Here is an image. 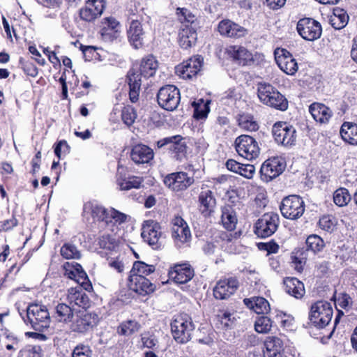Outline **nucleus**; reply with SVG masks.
Returning <instances> with one entry per match:
<instances>
[{
  "mask_svg": "<svg viewBox=\"0 0 357 357\" xmlns=\"http://www.w3.org/2000/svg\"><path fill=\"white\" fill-rule=\"evenodd\" d=\"M257 96L260 102L266 106L280 111H285L288 108L287 98L270 84L259 83Z\"/></svg>",
  "mask_w": 357,
  "mask_h": 357,
  "instance_id": "nucleus-1",
  "label": "nucleus"
},
{
  "mask_svg": "<svg viewBox=\"0 0 357 357\" xmlns=\"http://www.w3.org/2000/svg\"><path fill=\"white\" fill-rule=\"evenodd\" d=\"M141 236L143 241L153 250H161L165 246V236L161 225L153 220H147L142 225Z\"/></svg>",
  "mask_w": 357,
  "mask_h": 357,
  "instance_id": "nucleus-2",
  "label": "nucleus"
},
{
  "mask_svg": "<svg viewBox=\"0 0 357 357\" xmlns=\"http://www.w3.org/2000/svg\"><path fill=\"white\" fill-rule=\"evenodd\" d=\"M99 320V316L96 312L79 310L75 312L70 321L69 328L74 333L85 334L96 327Z\"/></svg>",
  "mask_w": 357,
  "mask_h": 357,
  "instance_id": "nucleus-3",
  "label": "nucleus"
},
{
  "mask_svg": "<svg viewBox=\"0 0 357 357\" xmlns=\"http://www.w3.org/2000/svg\"><path fill=\"white\" fill-rule=\"evenodd\" d=\"M171 329L174 338L178 343H186L191 339L195 325L186 314L176 316L171 324Z\"/></svg>",
  "mask_w": 357,
  "mask_h": 357,
  "instance_id": "nucleus-4",
  "label": "nucleus"
},
{
  "mask_svg": "<svg viewBox=\"0 0 357 357\" xmlns=\"http://www.w3.org/2000/svg\"><path fill=\"white\" fill-rule=\"evenodd\" d=\"M26 317L27 321L35 331L42 332L50 326V317L45 305L30 304L26 310Z\"/></svg>",
  "mask_w": 357,
  "mask_h": 357,
  "instance_id": "nucleus-5",
  "label": "nucleus"
},
{
  "mask_svg": "<svg viewBox=\"0 0 357 357\" xmlns=\"http://www.w3.org/2000/svg\"><path fill=\"white\" fill-rule=\"evenodd\" d=\"M332 317L333 308L329 302L319 301L311 306L309 318L315 327L319 328L326 327L331 322Z\"/></svg>",
  "mask_w": 357,
  "mask_h": 357,
  "instance_id": "nucleus-6",
  "label": "nucleus"
},
{
  "mask_svg": "<svg viewBox=\"0 0 357 357\" xmlns=\"http://www.w3.org/2000/svg\"><path fill=\"white\" fill-rule=\"evenodd\" d=\"M234 144L238 154L248 160L256 159L260 153L258 142L250 135H240L236 139Z\"/></svg>",
  "mask_w": 357,
  "mask_h": 357,
  "instance_id": "nucleus-7",
  "label": "nucleus"
},
{
  "mask_svg": "<svg viewBox=\"0 0 357 357\" xmlns=\"http://www.w3.org/2000/svg\"><path fill=\"white\" fill-rule=\"evenodd\" d=\"M280 209L284 218L296 220L303 215L305 211V204L301 197L289 195L282 199Z\"/></svg>",
  "mask_w": 357,
  "mask_h": 357,
  "instance_id": "nucleus-8",
  "label": "nucleus"
},
{
  "mask_svg": "<svg viewBox=\"0 0 357 357\" xmlns=\"http://www.w3.org/2000/svg\"><path fill=\"white\" fill-rule=\"evenodd\" d=\"M157 100L162 108L167 111H173L178 107L180 102V91L174 85H166L158 91Z\"/></svg>",
  "mask_w": 357,
  "mask_h": 357,
  "instance_id": "nucleus-9",
  "label": "nucleus"
},
{
  "mask_svg": "<svg viewBox=\"0 0 357 357\" xmlns=\"http://www.w3.org/2000/svg\"><path fill=\"white\" fill-rule=\"evenodd\" d=\"M273 136L277 143L283 146H292L296 140V128L287 122H276L272 128Z\"/></svg>",
  "mask_w": 357,
  "mask_h": 357,
  "instance_id": "nucleus-10",
  "label": "nucleus"
},
{
  "mask_svg": "<svg viewBox=\"0 0 357 357\" xmlns=\"http://www.w3.org/2000/svg\"><path fill=\"white\" fill-rule=\"evenodd\" d=\"M279 222V215L277 213H265L255 224V234L261 238L271 236L276 231Z\"/></svg>",
  "mask_w": 357,
  "mask_h": 357,
  "instance_id": "nucleus-11",
  "label": "nucleus"
},
{
  "mask_svg": "<svg viewBox=\"0 0 357 357\" xmlns=\"http://www.w3.org/2000/svg\"><path fill=\"white\" fill-rule=\"evenodd\" d=\"M203 62L204 59L201 56L191 57L176 67V73L183 79H192L200 72Z\"/></svg>",
  "mask_w": 357,
  "mask_h": 357,
  "instance_id": "nucleus-12",
  "label": "nucleus"
},
{
  "mask_svg": "<svg viewBox=\"0 0 357 357\" xmlns=\"http://www.w3.org/2000/svg\"><path fill=\"white\" fill-rule=\"evenodd\" d=\"M284 169L285 164L282 158L279 157L268 158L261 167V178L265 182H269L280 175Z\"/></svg>",
  "mask_w": 357,
  "mask_h": 357,
  "instance_id": "nucleus-13",
  "label": "nucleus"
},
{
  "mask_svg": "<svg viewBox=\"0 0 357 357\" xmlns=\"http://www.w3.org/2000/svg\"><path fill=\"white\" fill-rule=\"evenodd\" d=\"M296 29L303 39L309 41L319 38L322 31L321 24L311 18L301 19L297 23Z\"/></svg>",
  "mask_w": 357,
  "mask_h": 357,
  "instance_id": "nucleus-14",
  "label": "nucleus"
},
{
  "mask_svg": "<svg viewBox=\"0 0 357 357\" xmlns=\"http://www.w3.org/2000/svg\"><path fill=\"white\" fill-rule=\"evenodd\" d=\"M65 275L75 280L80 288L86 291L92 289L91 283L82 266L76 262H67L63 265Z\"/></svg>",
  "mask_w": 357,
  "mask_h": 357,
  "instance_id": "nucleus-15",
  "label": "nucleus"
},
{
  "mask_svg": "<svg viewBox=\"0 0 357 357\" xmlns=\"http://www.w3.org/2000/svg\"><path fill=\"white\" fill-rule=\"evenodd\" d=\"M275 61L281 70L289 75H294L298 66L292 54L285 49L278 48L274 52Z\"/></svg>",
  "mask_w": 357,
  "mask_h": 357,
  "instance_id": "nucleus-16",
  "label": "nucleus"
},
{
  "mask_svg": "<svg viewBox=\"0 0 357 357\" xmlns=\"http://www.w3.org/2000/svg\"><path fill=\"white\" fill-rule=\"evenodd\" d=\"M194 181L193 176H190L183 172L169 174L164 178L165 185L174 191L184 190Z\"/></svg>",
  "mask_w": 357,
  "mask_h": 357,
  "instance_id": "nucleus-17",
  "label": "nucleus"
},
{
  "mask_svg": "<svg viewBox=\"0 0 357 357\" xmlns=\"http://www.w3.org/2000/svg\"><path fill=\"white\" fill-rule=\"evenodd\" d=\"M238 285V280L234 277L220 280L213 288V296L216 299H227L236 292Z\"/></svg>",
  "mask_w": 357,
  "mask_h": 357,
  "instance_id": "nucleus-18",
  "label": "nucleus"
},
{
  "mask_svg": "<svg viewBox=\"0 0 357 357\" xmlns=\"http://www.w3.org/2000/svg\"><path fill=\"white\" fill-rule=\"evenodd\" d=\"M104 0H87L85 6L79 10L80 18L86 22H93L99 17L105 8Z\"/></svg>",
  "mask_w": 357,
  "mask_h": 357,
  "instance_id": "nucleus-19",
  "label": "nucleus"
},
{
  "mask_svg": "<svg viewBox=\"0 0 357 357\" xmlns=\"http://www.w3.org/2000/svg\"><path fill=\"white\" fill-rule=\"evenodd\" d=\"M165 145H169V149L176 160H181L185 156L187 146L180 135L165 137L157 142L158 148Z\"/></svg>",
  "mask_w": 357,
  "mask_h": 357,
  "instance_id": "nucleus-20",
  "label": "nucleus"
},
{
  "mask_svg": "<svg viewBox=\"0 0 357 357\" xmlns=\"http://www.w3.org/2000/svg\"><path fill=\"white\" fill-rule=\"evenodd\" d=\"M128 287L130 290L142 296L149 294L155 289V285L153 284L146 277L137 275H130L128 280Z\"/></svg>",
  "mask_w": 357,
  "mask_h": 357,
  "instance_id": "nucleus-21",
  "label": "nucleus"
},
{
  "mask_svg": "<svg viewBox=\"0 0 357 357\" xmlns=\"http://www.w3.org/2000/svg\"><path fill=\"white\" fill-rule=\"evenodd\" d=\"M199 210L205 216H210L216 207V199L214 192L207 188H202L198 197Z\"/></svg>",
  "mask_w": 357,
  "mask_h": 357,
  "instance_id": "nucleus-22",
  "label": "nucleus"
},
{
  "mask_svg": "<svg viewBox=\"0 0 357 357\" xmlns=\"http://www.w3.org/2000/svg\"><path fill=\"white\" fill-rule=\"evenodd\" d=\"M144 180L142 177L127 176L123 167H118L116 174V184L121 190H129L132 188H139Z\"/></svg>",
  "mask_w": 357,
  "mask_h": 357,
  "instance_id": "nucleus-23",
  "label": "nucleus"
},
{
  "mask_svg": "<svg viewBox=\"0 0 357 357\" xmlns=\"http://www.w3.org/2000/svg\"><path fill=\"white\" fill-rule=\"evenodd\" d=\"M108 213L109 209L95 202H89L84 205L83 215L86 218L91 217L94 222L108 224Z\"/></svg>",
  "mask_w": 357,
  "mask_h": 357,
  "instance_id": "nucleus-24",
  "label": "nucleus"
},
{
  "mask_svg": "<svg viewBox=\"0 0 357 357\" xmlns=\"http://www.w3.org/2000/svg\"><path fill=\"white\" fill-rule=\"evenodd\" d=\"M169 278L178 284H185L194 276V270L189 264H176L169 271Z\"/></svg>",
  "mask_w": 357,
  "mask_h": 357,
  "instance_id": "nucleus-25",
  "label": "nucleus"
},
{
  "mask_svg": "<svg viewBox=\"0 0 357 357\" xmlns=\"http://www.w3.org/2000/svg\"><path fill=\"white\" fill-rule=\"evenodd\" d=\"M130 157L135 164H147L153 159L154 153L149 146L139 144L132 147Z\"/></svg>",
  "mask_w": 357,
  "mask_h": 357,
  "instance_id": "nucleus-26",
  "label": "nucleus"
},
{
  "mask_svg": "<svg viewBox=\"0 0 357 357\" xmlns=\"http://www.w3.org/2000/svg\"><path fill=\"white\" fill-rule=\"evenodd\" d=\"M218 31L222 36L234 38H240L247 33L245 28L229 20H222L219 23Z\"/></svg>",
  "mask_w": 357,
  "mask_h": 357,
  "instance_id": "nucleus-27",
  "label": "nucleus"
},
{
  "mask_svg": "<svg viewBox=\"0 0 357 357\" xmlns=\"http://www.w3.org/2000/svg\"><path fill=\"white\" fill-rule=\"evenodd\" d=\"M158 66L157 60L153 56H148L142 60L139 66H135L130 71H138L140 79L142 77L148 78L155 75Z\"/></svg>",
  "mask_w": 357,
  "mask_h": 357,
  "instance_id": "nucleus-28",
  "label": "nucleus"
},
{
  "mask_svg": "<svg viewBox=\"0 0 357 357\" xmlns=\"http://www.w3.org/2000/svg\"><path fill=\"white\" fill-rule=\"evenodd\" d=\"M264 357H282L284 349L282 341L278 337L268 336L264 342Z\"/></svg>",
  "mask_w": 357,
  "mask_h": 357,
  "instance_id": "nucleus-29",
  "label": "nucleus"
},
{
  "mask_svg": "<svg viewBox=\"0 0 357 357\" xmlns=\"http://www.w3.org/2000/svg\"><path fill=\"white\" fill-rule=\"evenodd\" d=\"M119 29V22L113 17H105L101 21L100 33L105 38L109 39L116 38Z\"/></svg>",
  "mask_w": 357,
  "mask_h": 357,
  "instance_id": "nucleus-30",
  "label": "nucleus"
},
{
  "mask_svg": "<svg viewBox=\"0 0 357 357\" xmlns=\"http://www.w3.org/2000/svg\"><path fill=\"white\" fill-rule=\"evenodd\" d=\"M285 291L290 296L298 299L305 293L303 283L296 278H286L284 280Z\"/></svg>",
  "mask_w": 357,
  "mask_h": 357,
  "instance_id": "nucleus-31",
  "label": "nucleus"
},
{
  "mask_svg": "<svg viewBox=\"0 0 357 357\" xmlns=\"http://www.w3.org/2000/svg\"><path fill=\"white\" fill-rule=\"evenodd\" d=\"M67 300L71 305H77L82 308L89 306L88 296L82 291L80 287H71L68 290Z\"/></svg>",
  "mask_w": 357,
  "mask_h": 357,
  "instance_id": "nucleus-32",
  "label": "nucleus"
},
{
  "mask_svg": "<svg viewBox=\"0 0 357 357\" xmlns=\"http://www.w3.org/2000/svg\"><path fill=\"white\" fill-rule=\"evenodd\" d=\"M313 119L321 123H327L332 116L331 110L324 104L314 102L309 108Z\"/></svg>",
  "mask_w": 357,
  "mask_h": 357,
  "instance_id": "nucleus-33",
  "label": "nucleus"
},
{
  "mask_svg": "<svg viewBox=\"0 0 357 357\" xmlns=\"http://www.w3.org/2000/svg\"><path fill=\"white\" fill-rule=\"evenodd\" d=\"M197 33L194 27L188 24H183L179 32V44L183 49H188L194 45L197 40Z\"/></svg>",
  "mask_w": 357,
  "mask_h": 357,
  "instance_id": "nucleus-34",
  "label": "nucleus"
},
{
  "mask_svg": "<svg viewBox=\"0 0 357 357\" xmlns=\"http://www.w3.org/2000/svg\"><path fill=\"white\" fill-rule=\"evenodd\" d=\"M221 221L226 229L233 231L236 229L238 219L232 206L227 204L222 207Z\"/></svg>",
  "mask_w": 357,
  "mask_h": 357,
  "instance_id": "nucleus-35",
  "label": "nucleus"
},
{
  "mask_svg": "<svg viewBox=\"0 0 357 357\" xmlns=\"http://www.w3.org/2000/svg\"><path fill=\"white\" fill-rule=\"evenodd\" d=\"M128 79L129 84V97L132 102H136L138 100L142 79L139 77L138 71L133 70L129 71L128 74Z\"/></svg>",
  "mask_w": 357,
  "mask_h": 357,
  "instance_id": "nucleus-36",
  "label": "nucleus"
},
{
  "mask_svg": "<svg viewBox=\"0 0 357 357\" xmlns=\"http://www.w3.org/2000/svg\"><path fill=\"white\" fill-rule=\"evenodd\" d=\"M243 302L248 307L252 310L258 314H266L270 310L269 303L262 297L245 298Z\"/></svg>",
  "mask_w": 357,
  "mask_h": 357,
  "instance_id": "nucleus-37",
  "label": "nucleus"
},
{
  "mask_svg": "<svg viewBox=\"0 0 357 357\" xmlns=\"http://www.w3.org/2000/svg\"><path fill=\"white\" fill-rule=\"evenodd\" d=\"M340 135L345 142L351 145H357V124L344 122L341 126Z\"/></svg>",
  "mask_w": 357,
  "mask_h": 357,
  "instance_id": "nucleus-38",
  "label": "nucleus"
},
{
  "mask_svg": "<svg viewBox=\"0 0 357 357\" xmlns=\"http://www.w3.org/2000/svg\"><path fill=\"white\" fill-rule=\"evenodd\" d=\"M228 51L230 56L240 65L245 66L252 59V54L243 47L231 46Z\"/></svg>",
  "mask_w": 357,
  "mask_h": 357,
  "instance_id": "nucleus-39",
  "label": "nucleus"
},
{
  "mask_svg": "<svg viewBox=\"0 0 357 357\" xmlns=\"http://www.w3.org/2000/svg\"><path fill=\"white\" fill-rule=\"evenodd\" d=\"M128 38L135 48L142 45L141 39L143 35V29L141 23L138 20H132L128 31Z\"/></svg>",
  "mask_w": 357,
  "mask_h": 357,
  "instance_id": "nucleus-40",
  "label": "nucleus"
},
{
  "mask_svg": "<svg viewBox=\"0 0 357 357\" xmlns=\"http://www.w3.org/2000/svg\"><path fill=\"white\" fill-rule=\"evenodd\" d=\"M331 24L335 29L344 28L349 22V15L347 12L342 8H335L333 15L331 17Z\"/></svg>",
  "mask_w": 357,
  "mask_h": 357,
  "instance_id": "nucleus-41",
  "label": "nucleus"
},
{
  "mask_svg": "<svg viewBox=\"0 0 357 357\" xmlns=\"http://www.w3.org/2000/svg\"><path fill=\"white\" fill-rule=\"evenodd\" d=\"M155 268L153 265L147 264L141 261H137L133 264L130 271V275H137L146 277L155 271Z\"/></svg>",
  "mask_w": 357,
  "mask_h": 357,
  "instance_id": "nucleus-42",
  "label": "nucleus"
},
{
  "mask_svg": "<svg viewBox=\"0 0 357 357\" xmlns=\"http://www.w3.org/2000/svg\"><path fill=\"white\" fill-rule=\"evenodd\" d=\"M56 313L60 321L70 323L75 312L65 303H59L56 307Z\"/></svg>",
  "mask_w": 357,
  "mask_h": 357,
  "instance_id": "nucleus-43",
  "label": "nucleus"
},
{
  "mask_svg": "<svg viewBox=\"0 0 357 357\" xmlns=\"http://www.w3.org/2000/svg\"><path fill=\"white\" fill-rule=\"evenodd\" d=\"M140 328V324L135 320H128L120 324L117 333L121 335H130L137 332Z\"/></svg>",
  "mask_w": 357,
  "mask_h": 357,
  "instance_id": "nucleus-44",
  "label": "nucleus"
},
{
  "mask_svg": "<svg viewBox=\"0 0 357 357\" xmlns=\"http://www.w3.org/2000/svg\"><path fill=\"white\" fill-rule=\"evenodd\" d=\"M172 236L176 242L181 243L188 242L191 238V233L188 225L172 229Z\"/></svg>",
  "mask_w": 357,
  "mask_h": 357,
  "instance_id": "nucleus-45",
  "label": "nucleus"
},
{
  "mask_svg": "<svg viewBox=\"0 0 357 357\" xmlns=\"http://www.w3.org/2000/svg\"><path fill=\"white\" fill-rule=\"evenodd\" d=\"M351 197L347 189L340 188L333 194L334 203L338 206H344L350 202Z\"/></svg>",
  "mask_w": 357,
  "mask_h": 357,
  "instance_id": "nucleus-46",
  "label": "nucleus"
},
{
  "mask_svg": "<svg viewBox=\"0 0 357 357\" xmlns=\"http://www.w3.org/2000/svg\"><path fill=\"white\" fill-rule=\"evenodd\" d=\"M306 245L307 250L316 253L320 252L324 248L325 243L320 236L316 234H312L307 238Z\"/></svg>",
  "mask_w": 357,
  "mask_h": 357,
  "instance_id": "nucleus-47",
  "label": "nucleus"
},
{
  "mask_svg": "<svg viewBox=\"0 0 357 357\" xmlns=\"http://www.w3.org/2000/svg\"><path fill=\"white\" fill-rule=\"evenodd\" d=\"M239 126L247 131H256L259 128L257 122L250 115H241L238 119Z\"/></svg>",
  "mask_w": 357,
  "mask_h": 357,
  "instance_id": "nucleus-48",
  "label": "nucleus"
},
{
  "mask_svg": "<svg viewBox=\"0 0 357 357\" xmlns=\"http://www.w3.org/2000/svg\"><path fill=\"white\" fill-rule=\"evenodd\" d=\"M61 255L66 259H78L81 257V253L75 245L67 243L61 248Z\"/></svg>",
  "mask_w": 357,
  "mask_h": 357,
  "instance_id": "nucleus-49",
  "label": "nucleus"
},
{
  "mask_svg": "<svg viewBox=\"0 0 357 357\" xmlns=\"http://www.w3.org/2000/svg\"><path fill=\"white\" fill-rule=\"evenodd\" d=\"M272 321L266 316H260L257 318L255 323V328L257 333H267L271 331Z\"/></svg>",
  "mask_w": 357,
  "mask_h": 357,
  "instance_id": "nucleus-50",
  "label": "nucleus"
},
{
  "mask_svg": "<svg viewBox=\"0 0 357 357\" xmlns=\"http://www.w3.org/2000/svg\"><path fill=\"white\" fill-rule=\"evenodd\" d=\"M108 223L114 222V223L121 225L127 220L128 215L113 208H109Z\"/></svg>",
  "mask_w": 357,
  "mask_h": 357,
  "instance_id": "nucleus-51",
  "label": "nucleus"
},
{
  "mask_svg": "<svg viewBox=\"0 0 357 357\" xmlns=\"http://www.w3.org/2000/svg\"><path fill=\"white\" fill-rule=\"evenodd\" d=\"M142 342L144 347L156 351L158 349V340L155 335L144 333L142 335Z\"/></svg>",
  "mask_w": 357,
  "mask_h": 357,
  "instance_id": "nucleus-52",
  "label": "nucleus"
},
{
  "mask_svg": "<svg viewBox=\"0 0 357 357\" xmlns=\"http://www.w3.org/2000/svg\"><path fill=\"white\" fill-rule=\"evenodd\" d=\"M177 14L183 24H190L191 26L197 20L196 16L186 8H177Z\"/></svg>",
  "mask_w": 357,
  "mask_h": 357,
  "instance_id": "nucleus-53",
  "label": "nucleus"
},
{
  "mask_svg": "<svg viewBox=\"0 0 357 357\" xmlns=\"http://www.w3.org/2000/svg\"><path fill=\"white\" fill-rule=\"evenodd\" d=\"M137 114L132 107L127 106L123 109L121 118L124 123L127 126L132 125L134 123Z\"/></svg>",
  "mask_w": 357,
  "mask_h": 357,
  "instance_id": "nucleus-54",
  "label": "nucleus"
},
{
  "mask_svg": "<svg viewBox=\"0 0 357 357\" xmlns=\"http://www.w3.org/2000/svg\"><path fill=\"white\" fill-rule=\"evenodd\" d=\"M92 350L89 345L77 344L73 349L72 357H91Z\"/></svg>",
  "mask_w": 357,
  "mask_h": 357,
  "instance_id": "nucleus-55",
  "label": "nucleus"
},
{
  "mask_svg": "<svg viewBox=\"0 0 357 357\" xmlns=\"http://www.w3.org/2000/svg\"><path fill=\"white\" fill-rule=\"evenodd\" d=\"M116 241L109 234H103L98 239V245L103 249L112 250L114 248Z\"/></svg>",
  "mask_w": 357,
  "mask_h": 357,
  "instance_id": "nucleus-56",
  "label": "nucleus"
},
{
  "mask_svg": "<svg viewBox=\"0 0 357 357\" xmlns=\"http://www.w3.org/2000/svg\"><path fill=\"white\" fill-rule=\"evenodd\" d=\"M319 227L325 231H332L335 227L334 218L330 215H324L319 221Z\"/></svg>",
  "mask_w": 357,
  "mask_h": 357,
  "instance_id": "nucleus-57",
  "label": "nucleus"
},
{
  "mask_svg": "<svg viewBox=\"0 0 357 357\" xmlns=\"http://www.w3.org/2000/svg\"><path fill=\"white\" fill-rule=\"evenodd\" d=\"M278 321L280 322L281 326L285 328H289L294 324V319L292 316L280 312L276 315Z\"/></svg>",
  "mask_w": 357,
  "mask_h": 357,
  "instance_id": "nucleus-58",
  "label": "nucleus"
},
{
  "mask_svg": "<svg viewBox=\"0 0 357 357\" xmlns=\"http://www.w3.org/2000/svg\"><path fill=\"white\" fill-rule=\"evenodd\" d=\"M240 170L238 174L247 178H251L255 174V168L254 165L250 164H241Z\"/></svg>",
  "mask_w": 357,
  "mask_h": 357,
  "instance_id": "nucleus-59",
  "label": "nucleus"
},
{
  "mask_svg": "<svg viewBox=\"0 0 357 357\" xmlns=\"http://www.w3.org/2000/svg\"><path fill=\"white\" fill-rule=\"evenodd\" d=\"M40 347L39 346H27L23 351L25 357H40Z\"/></svg>",
  "mask_w": 357,
  "mask_h": 357,
  "instance_id": "nucleus-60",
  "label": "nucleus"
},
{
  "mask_svg": "<svg viewBox=\"0 0 357 357\" xmlns=\"http://www.w3.org/2000/svg\"><path fill=\"white\" fill-rule=\"evenodd\" d=\"M231 314L227 312H221L218 315V321H220V324L222 327L228 328L231 326L232 324V321L231 319Z\"/></svg>",
  "mask_w": 357,
  "mask_h": 357,
  "instance_id": "nucleus-61",
  "label": "nucleus"
},
{
  "mask_svg": "<svg viewBox=\"0 0 357 357\" xmlns=\"http://www.w3.org/2000/svg\"><path fill=\"white\" fill-rule=\"evenodd\" d=\"M209 112V107L206 104L203 105V107H195L194 117L197 119H202L207 116Z\"/></svg>",
  "mask_w": 357,
  "mask_h": 357,
  "instance_id": "nucleus-62",
  "label": "nucleus"
},
{
  "mask_svg": "<svg viewBox=\"0 0 357 357\" xmlns=\"http://www.w3.org/2000/svg\"><path fill=\"white\" fill-rule=\"evenodd\" d=\"M69 149H70V147H69L67 142L65 140H61L58 142V144L55 146V149H54L55 155L59 158H60L61 156V150H63V152L66 153V152H68Z\"/></svg>",
  "mask_w": 357,
  "mask_h": 357,
  "instance_id": "nucleus-63",
  "label": "nucleus"
},
{
  "mask_svg": "<svg viewBox=\"0 0 357 357\" xmlns=\"http://www.w3.org/2000/svg\"><path fill=\"white\" fill-rule=\"evenodd\" d=\"M226 167L229 170L238 174V172L241 171L240 168L241 167V163L238 162L234 160L230 159L227 161Z\"/></svg>",
  "mask_w": 357,
  "mask_h": 357,
  "instance_id": "nucleus-64",
  "label": "nucleus"
}]
</instances>
